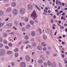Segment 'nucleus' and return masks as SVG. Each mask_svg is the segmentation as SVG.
Segmentation results:
<instances>
[{"mask_svg":"<svg viewBox=\"0 0 67 67\" xmlns=\"http://www.w3.org/2000/svg\"><path fill=\"white\" fill-rule=\"evenodd\" d=\"M62 57L63 58H64V54H63L62 55Z\"/></svg>","mask_w":67,"mask_h":67,"instance_id":"6e6d98bb","label":"nucleus"},{"mask_svg":"<svg viewBox=\"0 0 67 67\" xmlns=\"http://www.w3.org/2000/svg\"><path fill=\"white\" fill-rule=\"evenodd\" d=\"M8 1V0H4L3 1L4 2H7Z\"/></svg>","mask_w":67,"mask_h":67,"instance_id":"864d4df0","label":"nucleus"},{"mask_svg":"<svg viewBox=\"0 0 67 67\" xmlns=\"http://www.w3.org/2000/svg\"><path fill=\"white\" fill-rule=\"evenodd\" d=\"M5 48H6L7 49H9V47H8V46H6L5 47Z\"/></svg>","mask_w":67,"mask_h":67,"instance_id":"bf43d9fd","label":"nucleus"},{"mask_svg":"<svg viewBox=\"0 0 67 67\" xmlns=\"http://www.w3.org/2000/svg\"><path fill=\"white\" fill-rule=\"evenodd\" d=\"M42 45L43 46H46V44L44 42H42Z\"/></svg>","mask_w":67,"mask_h":67,"instance_id":"412c9836","label":"nucleus"},{"mask_svg":"<svg viewBox=\"0 0 67 67\" xmlns=\"http://www.w3.org/2000/svg\"><path fill=\"white\" fill-rule=\"evenodd\" d=\"M8 45L9 46L11 47L12 46V44L11 43H8Z\"/></svg>","mask_w":67,"mask_h":67,"instance_id":"58836bf2","label":"nucleus"},{"mask_svg":"<svg viewBox=\"0 0 67 67\" xmlns=\"http://www.w3.org/2000/svg\"><path fill=\"white\" fill-rule=\"evenodd\" d=\"M31 34L32 36H35V32L34 31H32L31 33Z\"/></svg>","mask_w":67,"mask_h":67,"instance_id":"f3484780","label":"nucleus"},{"mask_svg":"<svg viewBox=\"0 0 67 67\" xmlns=\"http://www.w3.org/2000/svg\"><path fill=\"white\" fill-rule=\"evenodd\" d=\"M3 46V44L2 43H0V48L2 47Z\"/></svg>","mask_w":67,"mask_h":67,"instance_id":"72a5a7b5","label":"nucleus"},{"mask_svg":"<svg viewBox=\"0 0 67 67\" xmlns=\"http://www.w3.org/2000/svg\"><path fill=\"white\" fill-rule=\"evenodd\" d=\"M64 26H67V24H64Z\"/></svg>","mask_w":67,"mask_h":67,"instance_id":"774afa93","label":"nucleus"},{"mask_svg":"<svg viewBox=\"0 0 67 67\" xmlns=\"http://www.w3.org/2000/svg\"><path fill=\"white\" fill-rule=\"evenodd\" d=\"M25 21L26 22H27L29 21V19L27 18H26L25 19Z\"/></svg>","mask_w":67,"mask_h":67,"instance_id":"b1692460","label":"nucleus"},{"mask_svg":"<svg viewBox=\"0 0 67 67\" xmlns=\"http://www.w3.org/2000/svg\"><path fill=\"white\" fill-rule=\"evenodd\" d=\"M63 10L60 11L59 12V14H60L61 13H63Z\"/></svg>","mask_w":67,"mask_h":67,"instance_id":"13d9d810","label":"nucleus"},{"mask_svg":"<svg viewBox=\"0 0 67 67\" xmlns=\"http://www.w3.org/2000/svg\"><path fill=\"white\" fill-rule=\"evenodd\" d=\"M12 53V51H9L7 52V54H10Z\"/></svg>","mask_w":67,"mask_h":67,"instance_id":"6ab92c4d","label":"nucleus"},{"mask_svg":"<svg viewBox=\"0 0 67 67\" xmlns=\"http://www.w3.org/2000/svg\"><path fill=\"white\" fill-rule=\"evenodd\" d=\"M25 58L27 61H29L30 60V57L29 56H26Z\"/></svg>","mask_w":67,"mask_h":67,"instance_id":"6e6552de","label":"nucleus"},{"mask_svg":"<svg viewBox=\"0 0 67 67\" xmlns=\"http://www.w3.org/2000/svg\"><path fill=\"white\" fill-rule=\"evenodd\" d=\"M50 34L52 38H53V35H52V32L50 33Z\"/></svg>","mask_w":67,"mask_h":67,"instance_id":"3c124183","label":"nucleus"},{"mask_svg":"<svg viewBox=\"0 0 67 67\" xmlns=\"http://www.w3.org/2000/svg\"><path fill=\"white\" fill-rule=\"evenodd\" d=\"M57 31H55V32L54 35L55 36H56V34H57Z\"/></svg>","mask_w":67,"mask_h":67,"instance_id":"052dcab7","label":"nucleus"},{"mask_svg":"<svg viewBox=\"0 0 67 67\" xmlns=\"http://www.w3.org/2000/svg\"><path fill=\"white\" fill-rule=\"evenodd\" d=\"M40 58H43V55H40Z\"/></svg>","mask_w":67,"mask_h":67,"instance_id":"680f3d73","label":"nucleus"},{"mask_svg":"<svg viewBox=\"0 0 67 67\" xmlns=\"http://www.w3.org/2000/svg\"><path fill=\"white\" fill-rule=\"evenodd\" d=\"M37 16V15L35 12L34 11L32 14H31V17L33 18L34 19H35Z\"/></svg>","mask_w":67,"mask_h":67,"instance_id":"f257e3e1","label":"nucleus"},{"mask_svg":"<svg viewBox=\"0 0 67 67\" xmlns=\"http://www.w3.org/2000/svg\"><path fill=\"white\" fill-rule=\"evenodd\" d=\"M43 38L44 40H46L47 39V37L45 35H44L43 36Z\"/></svg>","mask_w":67,"mask_h":67,"instance_id":"5701e85b","label":"nucleus"},{"mask_svg":"<svg viewBox=\"0 0 67 67\" xmlns=\"http://www.w3.org/2000/svg\"><path fill=\"white\" fill-rule=\"evenodd\" d=\"M6 10L7 12H10L11 11V8H8Z\"/></svg>","mask_w":67,"mask_h":67,"instance_id":"1a4fd4ad","label":"nucleus"},{"mask_svg":"<svg viewBox=\"0 0 67 67\" xmlns=\"http://www.w3.org/2000/svg\"><path fill=\"white\" fill-rule=\"evenodd\" d=\"M27 7L30 10H32L33 9V6L30 4H29L27 5Z\"/></svg>","mask_w":67,"mask_h":67,"instance_id":"39448f33","label":"nucleus"},{"mask_svg":"<svg viewBox=\"0 0 67 67\" xmlns=\"http://www.w3.org/2000/svg\"><path fill=\"white\" fill-rule=\"evenodd\" d=\"M12 5L13 7H15L16 5V3L14 2H13L12 3Z\"/></svg>","mask_w":67,"mask_h":67,"instance_id":"4468645a","label":"nucleus"},{"mask_svg":"<svg viewBox=\"0 0 67 67\" xmlns=\"http://www.w3.org/2000/svg\"><path fill=\"white\" fill-rule=\"evenodd\" d=\"M3 42H4V43H7V42L5 40H4Z\"/></svg>","mask_w":67,"mask_h":67,"instance_id":"603ef678","label":"nucleus"},{"mask_svg":"<svg viewBox=\"0 0 67 67\" xmlns=\"http://www.w3.org/2000/svg\"><path fill=\"white\" fill-rule=\"evenodd\" d=\"M25 12V10L24 8H21L20 9V12L21 14H24Z\"/></svg>","mask_w":67,"mask_h":67,"instance_id":"7ed1b4c3","label":"nucleus"},{"mask_svg":"<svg viewBox=\"0 0 67 67\" xmlns=\"http://www.w3.org/2000/svg\"><path fill=\"white\" fill-rule=\"evenodd\" d=\"M35 7H36V8L38 9V10H39V11H41V9L40 8H39V7H38L36 5L35 6Z\"/></svg>","mask_w":67,"mask_h":67,"instance_id":"f704fd0d","label":"nucleus"},{"mask_svg":"<svg viewBox=\"0 0 67 67\" xmlns=\"http://www.w3.org/2000/svg\"><path fill=\"white\" fill-rule=\"evenodd\" d=\"M11 64L12 66H14L15 65V63H14L13 62H12L11 63Z\"/></svg>","mask_w":67,"mask_h":67,"instance_id":"a878e982","label":"nucleus"},{"mask_svg":"<svg viewBox=\"0 0 67 67\" xmlns=\"http://www.w3.org/2000/svg\"><path fill=\"white\" fill-rule=\"evenodd\" d=\"M7 32L9 33V32H11V30H7Z\"/></svg>","mask_w":67,"mask_h":67,"instance_id":"4d7b16f0","label":"nucleus"},{"mask_svg":"<svg viewBox=\"0 0 67 67\" xmlns=\"http://www.w3.org/2000/svg\"><path fill=\"white\" fill-rule=\"evenodd\" d=\"M47 63L46 62H44L43 63V66L44 67H46L47 66Z\"/></svg>","mask_w":67,"mask_h":67,"instance_id":"dca6fc26","label":"nucleus"},{"mask_svg":"<svg viewBox=\"0 0 67 67\" xmlns=\"http://www.w3.org/2000/svg\"><path fill=\"white\" fill-rule=\"evenodd\" d=\"M12 24H9L7 25V26H12Z\"/></svg>","mask_w":67,"mask_h":67,"instance_id":"bb28decb","label":"nucleus"},{"mask_svg":"<svg viewBox=\"0 0 67 67\" xmlns=\"http://www.w3.org/2000/svg\"><path fill=\"white\" fill-rule=\"evenodd\" d=\"M23 48H24V46H23V45L21 46V49H23Z\"/></svg>","mask_w":67,"mask_h":67,"instance_id":"79ce46f5","label":"nucleus"},{"mask_svg":"<svg viewBox=\"0 0 67 67\" xmlns=\"http://www.w3.org/2000/svg\"><path fill=\"white\" fill-rule=\"evenodd\" d=\"M48 63L49 66H51V63L50 61H48Z\"/></svg>","mask_w":67,"mask_h":67,"instance_id":"473e14b6","label":"nucleus"},{"mask_svg":"<svg viewBox=\"0 0 67 67\" xmlns=\"http://www.w3.org/2000/svg\"><path fill=\"white\" fill-rule=\"evenodd\" d=\"M20 60H23V58L22 57H20Z\"/></svg>","mask_w":67,"mask_h":67,"instance_id":"09e8293b","label":"nucleus"},{"mask_svg":"<svg viewBox=\"0 0 67 67\" xmlns=\"http://www.w3.org/2000/svg\"><path fill=\"white\" fill-rule=\"evenodd\" d=\"M46 33H48L49 32V29H46Z\"/></svg>","mask_w":67,"mask_h":67,"instance_id":"c756f323","label":"nucleus"},{"mask_svg":"<svg viewBox=\"0 0 67 67\" xmlns=\"http://www.w3.org/2000/svg\"><path fill=\"white\" fill-rule=\"evenodd\" d=\"M11 37L12 38H14V35L13 34L12 35H11Z\"/></svg>","mask_w":67,"mask_h":67,"instance_id":"ea45409f","label":"nucleus"},{"mask_svg":"<svg viewBox=\"0 0 67 67\" xmlns=\"http://www.w3.org/2000/svg\"><path fill=\"white\" fill-rule=\"evenodd\" d=\"M31 27V25L29 24H28L26 26V28L27 29H29Z\"/></svg>","mask_w":67,"mask_h":67,"instance_id":"9b49d317","label":"nucleus"},{"mask_svg":"<svg viewBox=\"0 0 67 67\" xmlns=\"http://www.w3.org/2000/svg\"><path fill=\"white\" fill-rule=\"evenodd\" d=\"M15 25L16 26L18 25V22L16 21H15Z\"/></svg>","mask_w":67,"mask_h":67,"instance_id":"c9c22d12","label":"nucleus"},{"mask_svg":"<svg viewBox=\"0 0 67 67\" xmlns=\"http://www.w3.org/2000/svg\"><path fill=\"white\" fill-rule=\"evenodd\" d=\"M25 38L26 40H28L29 38V37L27 36H25Z\"/></svg>","mask_w":67,"mask_h":67,"instance_id":"4c0bfd02","label":"nucleus"},{"mask_svg":"<svg viewBox=\"0 0 67 67\" xmlns=\"http://www.w3.org/2000/svg\"><path fill=\"white\" fill-rule=\"evenodd\" d=\"M59 65H60V67H63V66H62V64H61L60 63Z\"/></svg>","mask_w":67,"mask_h":67,"instance_id":"5fc2aeb1","label":"nucleus"},{"mask_svg":"<svg viewBox=\"0 0 67 67\" xmlns=\"http://www.w3.org/2000/svg\"><path fill=\"white\" fill-rule=\"evenodd\" d=\"M5 23H1L0 24V27H2V26H3V25H4V24H5Z\"/></svg>","mask_w":67,"mask_h":67,"instance_id":"2f4dec72","label":"nucleus"},{"mask_svg":"<svg viewBox=\"0 0 67 67\" xmlns=\"http://www.w3.org/2000/svg\"><path fill=\"white\" fill-rule=\"evenodd\" d=\"M13 13L14 15H16L18 14V10L15 9L13 10Z\"/></svg>","mask_w":67,"mask_h":67,"instance_id":"20e7f679","label":"nucleus"},{"mask_svg":"<svg viewBox=\"0 0 67 67\" xmlns=\"http://www.w3.org/2000/svg\"><path fill=\"white\" fill-rule=\"evenodd\" d=\"M18 51H19V49L17 48H16L14 50V52H17Z\"/></svg>","mask_w":67,"mask_h":67,"instance_id":"393cba45","label":"nucleus"},{"mask_svg":"<svg viewBox=\"0 0 67 67\" xmlns=\"http://www.w3.org/2000/svg\"><path fill=\"white\" fill-rule=\"evenodd\" d=\"M54 22V20H51V23H53Z\"/></svg>","mask_w":67,"mask_h":67,"instance_id":"e2e57ef3","label":"nucleus"},{"mask_svg":"<svg viewBox=\"0 0 67 67\" xmlns=\"http://www.w3.org/2000/svg\"><path fill=\"white\" fill-rule=\"evenodd\" d=\"M15 57H17L18 56H19V54H18V53H16L15 54Z\"/></svg>","mask_w":67,"mask_h":67,"instance_id":"c85d7f7f","label":"nucleus"},{"mask_svg":"<svg viewBox=\"0 0 67 67\" xmlns=\"http://www.w3.org/2000/svg\"><path fill=\"white\" fill-rule=\"evenodd\" d=\"M20 66L22 67H25L26 66V64L24 62H22L20 64Z\"/></svg>","mask_w":67,"mask_h":67,"instance_id":"423d86ee","label":"nucleus"},{"mask_svg":"<svg viewBox=\"0 0 67 67\" xmlns=\"http://www.w3.org/2000/svg\"><path fill=\"white\" fill-rule=\"evenodd\" d=\"M44 11L45 13H47V10L45 9L44 10Z\"/></svg>","mask_w":67,"mask_h":67,"instance_id":"49530a36","label":"nucleus"},{"mask_svg":"<svg viewBox=\"0 0 67 67\" xmlns=\"http://www.w3.org/2000/svg\"><path fill=\"white\" fill-rule=\"evenodd\" d=\"M38 31H39L40 34H41V33H42V30H41V28H38Z\"/></svg>","mask_w":67,"mask_h":67,"instance_id":"a211bd4d","label":"nucleus"},{"mask_svg":"<svg viewBox=\"0 0 67 67\" xmlns=\"http://www.w3.org/2000/svg\"><path fill=\"white\" fill-rule=\"evenodd\" d=\"M29 42L28 41H26L25 42V44H28V43H29Z\"/></svg>","mask_w":67,"mask_h":67,"instance_id":"c03bdc74","label":"nucleus"},{"mask_svg":"<svg viewBox=\"0 0 67 67\" xmlns=\"http://www.w3.org/2000/svg\"><path fill=\"white\" fill-rule=\"evenodd\" d=\"M59 3V2H58V0H57L56 2V4H58Z\"/></svg>","mask_w":67,"mask_h":67,"instance_id":"de8ad7c7","label":"nucleus"},{"mask_svg":"<svg viewBox=\"0 0 67 67\" xmlns=\"http://www.w3.org/2000/svg\"><path fill=\"white\" fill-rule=\"evenodd\" d=\"M30 23L32 25H33L34 24V21L32 20H31L30 21Z\"/></svg>","mask_w":67,"mask_h":67,"instance_id":"4be33fe9","label":"nucleus"},{"mask_svg":"<svg viewBox=\"0 0 67 67\" xmlns=\"http://www.w3.org/2000/svg\"><path fill=\"white\" fill-rule=\"evenodd\" d=\"M60 28H61V29H63L64 28V27L63 26H61L60 27Z\"/></svg>","mask_w":67,"mask_h":67,"instance_id":"8fccbe9b","label":"nucleus"},{"mask_svg":"<svg viewBox=\"0 0 67 67\" xmlns=\"http://www.w3.org/2000/svg\"><path fill=\"white\" fill-rule=\"evenodd\" d=\"M2 38L1 37H0V42H2Z\"/></svg>","mask_w":67,"mask_h":67,"instance_id":"a19ab883","label":"nucleus"},{"mask_svg":"<svg viewBox=\"0 0 67 67\" xmlns=\"http://www.w3.org/2000/svg\"><path fill=\"white\" fill-rule=\"evenodd\" d=\"M22 30L23 31H25V29L24 28H23L22 29Z\"/></svg>","mask_w":67,"mask_h":67,"instance_id":"37998d69","label":"nucleus"},{"mask_svg":"<svg viewBox=\"0 0 67 67\" xmlns=\"http://www.w3.org/2000/svg\"><path fill=\"white\" fill-rule=\"evenodd\" d=\"M65 13H63L62 14V15H63V16H64V15H65Z\"/></svg>","mask_w":67,"mask_h":67,"instance_id":"69168bd1","label":"nucleus"},{"mask_svg":"<svg viewBox=\"0 0 67 67\" xmlns=\"http://www.w3.org/2000/svg\"><path fill=\"white\" fill-rule=\"evenodd\" d=\"M33 47H35L36 46V43L35 42H33L32 44Z\"/></svg>","mask_w":67,"mask_h":67,"instance_id":"2eb2a0df","label":"nucleus"},{"mask_svg":"<svg viewBox=\"0 0 67 67\" xmlns=\"http://www.w3.org/2000/svg\"><path fill=\"white\" fill-rule=\"evenodd\" d=\"M46 53L47 54V55H49L50 54V52L49 51H46Z\"/></svg>","mask_w":67,"mask_h":67,"instance_id":"cd10ccee","label":"nucleus"},{"mask_svg":"<svg viewBox=\"0 0 67 67\" xmlns=\"http://www.w3.org/2000/svg\"><path fill=\"white\" fill-rule=\"evenodd\" d=\"M5 53V50L3 49L0 50V56H2L4 55Z\"/></svg>","mask_w":67,"mask_h":67,"instance_id":"f03ea898","label":"nucleus"},{"mask_svg":"<svg viewBox=\"0 0 67 67\" xmlns=\"http://www.w3.org/2000/svg\"><path fill=\"white\" fill-rule=\"evenodd\" d=\"M3 14V12L2 11H0V15H2Z\"/></svg>","mask_w":67,"mask_h":67,"instance_id":"aec40b11","label":"nucleus"},{"mask_svg":"<svg viewBox=\"0 0 67 67\" xmlns=\"http://www.w3.org/2000/svg\"><path fill=\"white\" fill-rule=\"evenodd\" d=\"M54 56H57V54H55L53 55Z\"/></svg>","mask_w":67,"mask_h":67,"instance_id":"0e129e2a","label":"nucleus"},{"mask_svg":"<svg viewBox=\"0 0 67 67\" xmlns=\"http://www.w3.org/2000/svg\"><path fill=\"white\" fill-rule=\"evenodd\" d=\"M3 35L4 36H5V37H6V36H7V34H6V33H4L3 34Z\"/></svg>","mask_w":67,"mask_h":67,"instance_id":"e433bc0d","label":"nucleus"},{"mask_svg":"<svg viewBox=\"0 0 67 67\" xmlns=\"http://www.w3.org/2000/svg\"><path fill=\"white\" fill-rule=\"evenodd\" d=\"M26 46L27 47H28L29 48L30 50L32 49V48H33V46H32V45H30L29 44H27Z\"/></svg>","mask_w":67,"mask_h":67,"instance_id":"0eeeda50","label":"nucleus"},{"mask_svg":"<svg viewBox=\"0 0 67 67\" xmlns=\"http://www.w3.org/2000/svg\"><path fill=\"white\" fill-rule=\"evenodd\" d=\"M37 49L40 51H41L42 49V47L40 46H38L37 47Z\"/></svg>","mask_w":67,"mask_h":67,"instance_id":"f8f14e48","label":"nucleus"},{"mask_svg":"<svg viewBox=\"0 0 67 67\" xmlns=\"http://www.w3.org/2000/svg\"><path fill=\"white\" fill-rule=\"evenodd\" d=\"M31 40L32 42H34V39L33 38H32L31 39Z\"/></svg>","mask_w":67,"mask_h":67,"instance_id":"a18cd8bd","label":"nucleus"},{"mask_svg":"<svg viewBox=\"0 0 67 67\" xmlns=\"http://www.w3.org/2000/svg\"><path fill=\"white\" fill-rule=\"evenodd\" d=\"M43 49L44 51H46L47 49V48H46V47H44L43 48Z\"/></svg>","mask_w":67,"mask_h":67,"instance_id":"7c9ffc66","label":"nucleus"},{"mask_svg":"<svg viewBox=\"0 0 67 67\" xmlns=\"http://www.w3.org/2000/svg\"><path fill=\"white\" fill-rule=\"evenodd\" d=\"M43 61L42 59L39 60L38 61V63L39 64H42L43 63Z\"/></svg>","mask_w":67,"mask_h":67,"instance_id":"ddd939ff","label":"nucleus"},{"mask_svg":"<svg viewBox=\"0 0 67 67\" xmlns=\"http://www.w3.org/2000/svg\"><path fill=\"white\" fill-rule=\"evenodd\" d=\"M52 28L53 30H55V27L54 26H53Z\"/></svg>","mask_w":67,"mask_h":67,"instance_id":"338daca9","label":"nucleus"},{"mask_svg":"<svg viewBox=\"0 0 67 67\" xmlns=\"http://www.w3.org/2000/svg\"><path fill=\"white\" fill-rule=\"evenodd\" d=\"M51 65L52 67H56V64L54 62H53V63H52L51 64Z\"/></svg>","mask_w":67,"mask_h":67,"instance_id":"9d476101","label":"nucleus"}]
</instances>
